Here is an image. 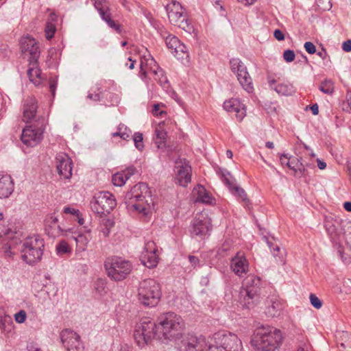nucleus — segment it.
<instances>
[{"instance_id": "9", "label": "nucleus", "mask_w": 351, "mask_h": 351, "mask_svg": "<svg viewBox=\"0 0 351 351\" xmlns=\"http://www.w3.org/2000/svg\"><path fill=\"white\" fill-rule=\"evenodd\" d=\"M108 276L115 281L125 279L132 271V263L121 257L114 256L105 262Z\"/></svg>"}, {"instance_id": "54", "label": "nucleus", "mask_w": 351, "mask_h": 351, "mask_svg": "<svg viewBox=\"0 0 351 351\" xmlns=\"http://www.w3.org/2000/svg\"><path fill=\"white\" fill-rule=\"evenodd\" d=\"M304 47L305 50L310 54H313L316 52L315 45L311 42H306Z\"/></svg>"}, {"instance_id": "38", "label": "nucleus", "mask_w": 351, "mask_h": 351, "mask_svg": "<svg viewBox=\"0 0 351 351\" xmlns=\"http://www.w3.org/2000/svg\"><path fill=\"white\" fill-rule=\"evenodd\" d=\"M221 178L223 183L229 188L230 191L236 186L235 179L231 176L230 172L225 170L221 171Z\"/></svg>"}, {"instance_id": "44", "label": "nucleus", "mask_w": 351, "mask_h": 351, "mask_svg": "<svg viewBox=\"0 0 351 351\" xmlns=\"http://www.w3.org/2000/svg\"><path fill=\"white\" fill-rule=\"evenodd\" d=\"M56 31V24L51 21H47L45 32L47 39L50 40L54 36Z\"/></svg>"}, {"instance_id": "33", "label": "nucleus", "mask_w": 351, "mask_h": 351, "mask_svg": "<svg viewBox=\"0 0 351 351\" xmlns=\"http://www.w3.org/2000/svg\"><path fill=\"white\" fill-rule=\"evenodd\" d=\"M27 75L29 80L35 85H38L41 80V71L37 66V62L34 63L29 62V67L27 70Z\"/></svg>"}, {"instance_id": "43", "label": "nucleus", "mask_w": 351, "mask_h": 351, "mask_svg": "<svg viewBox=\"0 0 351 351\" xmlns=\"http://www.w3.org/2000/svg\"><path fill=\"white\" fill-rule=\"evenodd\" d=\"M234 195H238L241 198L242 201L245 203V206L248 207L250 200L247 198V194L239 186H234V189L231 191Z\"/></svg>"}, {"instance_id": "62", "label": "nucleus", "mask_w": 351, "mask_h": 351, "mask_svg": "<svg viewBox=\"0 0 351 351\" xmlns=\"http://www.w3.org/2000/svg\"><path fill=\"white\" fill-rule=\"evenodd\" d=\"M123 128V124H119L118 126V131L114 133H112V136L113 137L119 136L121 138V134L122 132Z\"/></svg>"}, {"instance_id": "40", "label": "nucleus", "mask_w": 351, "mask_h": 351, "mask_svg": "<svg viewBox=\"0 0 351 351\" xmlns=\"http://www.w3.org/2000/svg\"><path fill=\"white\" fill-rule=\"evenodd\" d=\"M56 250L57 252V254L60 256H62L64 254H71V248L68 244V243L64 240L60 241L56 247Z\"/></svg>"}, {"instance_id": "11", "label": "nucleus", "mask_w": 351, "mask_h": 351, "mask_svg": "<svg viewBox=\"0 0 351 351\" xmlns=\"http://www.w3.org/2000/svg\"><path fill=\"white\" fill-rule=\"evenodd\" d=\"M36 123L23 128L21 134V141L29 147L37 145L43 138V133L45 130V119L41 117L36 119Z\"/></svg>"}, {"instance_id": "52", "label": "nucleus", "mask_w": 351, "mask_h": 351, "mask_svg": "<svg viewBox=\"0 0 351 351\" xmlns=\"http://www.w3.org/2000/svg\"><path fill=\"white\" fill-rule=\"evenodd\" d=\"M57 81L58 80H57L56 77H51L49 79V91L51 92L53 97H54L55 94H56Z\"/></svg>"}, {"instance_id": "51", "label": "nucleus", "mask_w": 351, "mask_h": 351, "mask_svg": "<svg viewBox=\"0 0 351 351\" xmlns=\"http://www.w3.org/2000/svg\"><path fill=\"white\" fill-rule=\"evenodd\" d=\"M15 321L17 323L22 324L26 319V313L23 310H21L19 312L14 315Z\"/></svg>"}, {"instance_id": "36", "label": "nucleus", "mask_w": 351, "mask_h": 351, "mask_svg": "<svg viewBox=\"0 0 351 351\" xmlns=\"http://www.w3.org/2000/svg\"><path fill=\"white\" fill-rule=\"evenodd\" d=\"M286 166H287L290 169L294 171V175L295 176L301 177L305 175L306 171L304 165L302 163L300 160L297 159L296 163L294 165H290L289 162L286 163Z\"/></svg>"}, {"instance_id": "63", "label": "nucleus", "mask_w": 351, "mask_h": 351, "mask_svg": "<svg viewBox=\"0 0 351 351\" xmlns=\"http://www.w3.org/2000/svg\"><path fill=\"white\" fill-rule=\"evenodd\" d=\"M311 110L314 115H317L319 113V107L317 104H313L311 106Z\"/></svg>"}, {"instance_id": "13", "label": "nucleus", "mask_w": 351, "mask_h": 351, "mask_svg": "<svg viewBox=\"0 0 351 351\" xmlns=\"http://www.w3.org/2000/svg\"><path fill=\"white\" fill-rule=\"evenodd\" d=\"M114 195L108 191H101L94 196L91 202L92 210L98 215L109 214L116 206Z\"/></svg>"}, {"instance_id": "35", "label": "nucleus", "mask_w": 351, "mask_h": 351, "mask_svg": "<svg viewBox=\"0 0 351 351\" xmlns=\"http://www.w3.org/2000/svg\"><path fill=\"white\" fill-rule=\"evenodd\" d=\"M154 75V79L158 81L159 84L163 88H168L169 86V81L167 76L165 74V71L159 66L158 69L154 70L152 73Z\"/></svg>"}, {"instance_id": "41", "label": "nucleus", "mask_w": 351, "mask_h": 351, "mask_svg": "<svg viewBox=\"0 0 351 351\" xmlns=\"http://www.w3.org/2000/svg\"><path fill=\"white\" fill-rule=\"evenodd\" d=\"M171 53L176 56L178 59H183L184 56H187L186 54V47L180 42L178 45L173 49Z\"/></svg>"}, {"instance_id": "42", "label": "nucleus", "mask_w": 351, "mask_h": 351, "mask_svg": "<svg viewBox=\"0 0 351 351\" xmlns=\"http://www.w3.org/2000/svg\"><path fill=\"white\" fill-rule=\"evenodd\" d=\"M319 89L325 94L331 95L334 92L333 83L331 80H326L320 84Z\"/></svg>"}, {"instance_id": "39", "label": "nucleus", "mask_w": 351, "mask_h": 351, "mask_svg": "<svg viewBox=\"0 0 351 351\" xmlns=\"http://www.w3.org/2000/svg\"><path fill=\"white\" fill-rule=\"evenodd\" d=\"M63 212L65 214L72 215L75 218V220H77L80 225L84 223V219L82 217V215L78 209L66 206L64 208Z\"/></svg>"}, {"instance_id": "28", "label": "nucleus", "mask_w": 351, "mask_h": 351, "mask_svg": "<svg viewBox=\"0 0 351 351\" xmlns=\"http://www.w3.org/2000/svg\"><path fill=\"white\" fill-rule=\"evenodd\" d=\"M14 191V182L10 176L0 173V198L8 197Z\"/></svg>"}, {"instance_id": "14", "label": "nucleus", "mask_w": 351, "mask_h": 351, "mask_svg": "<svg viewBox=\"0 0 351 351\" xmlns=\"http://www.w3.org/2000/svg\"><path fill=\"white\" fill-rule=\"evenodd\" d=\"M210 344V335H189L182 341L180 351H212Z\"/></svg>"}, {"instance_id": "61", "label": "nucleus", "mask_w": 351, "mask_h": 351, "mask_svg": "<svg viewBox=\"0 0 351 351\" xmlns=\"http://www.w3.org/2000/svg\"><path fill=\"white\" fill-rule=\"evenodd\" d=\"M158 110H159V105L158 104H154V108H153V111H152L154 114H155V115L160 114L161 116L162 114L165 113L164 111H160V112H158Z\"/></svg>"}, {"instance_id": "1", "label": "nucleus", "mask_w": 351, "mask_h": 351, "mask_svg": "<svg viewBox=\"0 0 351 351\" xmlns=\"http://www.w3.org/2000/svg\"><path fill=\"white\" fill-rule=\"evenodd\" d=\"M130 202L128 207L147 217L154 210V202L151 191L145 183L136 184L128 194Z\"/></svg>"}, {"instance_id": "48", "label": "nucleus", "mask_w": 351, "mask_h": 351, "mask_svg": "<svg viewBox=\"0 0 351 351\" xmlns=\"http://www.w3.org/2000/svg\"><path fill=\"white\" fill-rule=\"evenodd\" d=\"M309 298L311 305L315 308L319 309L322 307V301L315 294L311 293Z\"/></svg>"}, {"instance_id": "17", "label": "nucleus", "mask_w": 351, "mask_h": 351, "mask_svg": "<svg viewBox=\"0 0 351 351\" xmlns=\"http://www.w3.org/2000/svg\"><path fill=\"white\" fill-rule=\"evenodd\" d=\"M211 230L210 219L205 213H198L191 222L190 232L193 237L201 239L208 234Z\"/></svg>"}, {"instance_id": "26", "label": "nucleus", "mask_w": 351, "mask_h": 351, "mask_svg": "<svg viewBox=\"0 0 351 351\" xmlns=\"http://www.w3.org/2000/svg\"><path fill=\"white\" fill-rule=\"evenodd\" d=\"M231 268L232 271L239 276H242L246 274L248 268V264L244 256L238 253L231 261Z\"/></svg>"}, {"instance_id": "23", "label": "nucleus", "mask_w": 351, "mask_h": 351, "mask_svg": "<svg viewBox=\"0 0 351 351\" xmlns=\"http://www.w3.org/2000/svg\"><path fill=\"white\" fill-rule=\"evenodd\" d=\"M223 108L229 112H234L237 119L241 121L246 116V108L245 104L236 98H232L223 103Z\"/></svg>"}, {"instance_id": "6", "label": "nucleus", "mask_w": 351, "mask_h": 351, "mask_svg": "<svg viewBox=\"0 0 351 351\" xmlns=\"http://www.w3.org/2000/svg\"><path fill=\"white\" fill-rule=\"evenodd\" d=\"M158 322L161 326V332L165 339L176 340L182 336L184 324L180 315L173 312H168L161 315Z\"/></svg>"}, {"instance_id": "15", "label": "nucleus", "mask_w": 351, "mask_h": 351, "mask_svg": "<svg viewBox=\"0 0 351 351\" xmlns=\"http://www.w3.org/2000/svg\"><path fill=\"white\" fill-rule=\"evenodd\" d=\"M57 228L59 235L66 237L69 239L75 241L76 251L77 252L85 251L88 243L92 239L90 230L86 231L84 234H80L73 231V228H64L59 225Z\"/></svg>"}, {"instance_id": "20", "label": "nucleus", "mask_w": 351, "mask_h": 351, "mask_svg": "<svg viewBox=\"0 0 351 351\" xmlns=\"http://www.w3.org/2000/svg\"><path fill=\"white\" fill-rule=\"evenodd\" d=\"M61 340L67 351H84L80 336L70 329L63 330Z\"/></svg>"}, {"instance_id": "64", "label": "nucleus", "mask_w": 351, "mask_h": 351, "mask_svg": "<svg viewBox=\"0 0 351 351\" xmlns=\"http://www.w3.org/2000/svg\"><path fill=\"white\" fill-rule=\"evenodd\" d=\"M347 237H348L346 239L344 243L347 244L351 249V231L348 232Z\"/></svg>"}, {"instance_id": "47", "label": "nucleus", "mask_w": 351, "mask_h": 351, "mask_svg": "<svg viewBox=\"0 0 351 351\" xmlns=\"http://www.w3.org/2000/svg\"><path fill=\"white\" fill-rule=\"evenodd\" d=\"M96 90L98 91V93H89L88 94L87 97L91 100L95 101H101V99L102 97V90H101V87L97 86L96 87Z\"/></svg>"}, {"instance_id": "29", "label": "nucleus", "mask_w": 351, "mask_h": 351, "mask_svg": "<svg viewBox=\"0 0 351 351\" xmlns=\"http://www.w3.org/2000/svg\"><path fill=\"white\" fill-rule=\"evenodd\" d=\"M135 172L136 168L134 167H129L125 170L114 174L112 178V182L114 186H122Z\"/></svg>"}, {"instance_id": "27", "label": "nucleus", "mask_w": 351, "mask_h": 351, "mask_svg": "<svg viewBox=\"0 0 351 351\" xmlns=\"http://www.w3.org/2000/svg\"><path fill=\"white\" fill-rule=\"evenodd\" d=\"M178 172L176 178V183L180 186H186L191 180V167L188 164L177 166Z\"/></svg>"}, {"instance_id": "7", "label": "nucleus", "mask_w": 351, "mask_h": 351, "mask_svg": "<svg viewBox=\"0 0 351 351\" xmlns=\"http://www.w3.org/2000/svg\"><path fill=\"white\" fill-rule=\"evenodd\" d=\"M210 349L212 351H242L241 341L232 333L218 332L210 335Z\"/></svg>"}, {"instance_id": "57", "label": "nucleus", "mask_w": 351, "mask_h": 351, "mask_svg": "<svg viewBox=\"0 0 351 351\" xmlns=\"http://www.w3.org/2000/svg\"><path fill=\"white\" fill-rule=\"evenodd\" d=\"M342 49L346 52L351 51V40H347L343 43Z\"/></svg>"}, {"instance_id": "59", "label": "nucleus", "mask_w": 351, "mask_h": 351, "mask_svg": "<svg viewBox=\"0 0 351 351\" xmlns=\"http://www.w3.org/2000/svg\"><path fill=\"white\" fill-rule=\"evenodd\" d=\"M108 223H110V221H106L105 227L102 228L100 231L101 234L103 235L104 237H107L109 235L110 228L108 227Z\"/></svg>"}, {"instance_id": "18", "label": "nucleus", "mask_w": 351, "mask_h": 351, "mask_svg": "<svg viewBox=\"0 0 351 351\" xmlns=\"http://www.w3.org/2000/svg\"><path fill=\"white\" fill-rule=\"evenodd\" d=\"M22 53L28 57L30 62H38L40 56V51L36 40L31 36L23 37L20 41Z\"/></svg>"}, {"instance_id": "22", "label": "nucleus", "mask_w": 351, "mask_h": 351, "mask_svg": "<svg viewBox=\"0 0 351 351\" xmlns=\"http://www.w3.org/2000/svg\"><path fill=\"white\" fill-rule=\"evenodd\" d=\"M56 169L58 174L63 179H70L72 176V160L64 153L56 155Z\"/></svg>"}, {"instance_id": "53", "label": "nucleus", "mask_w": 351, "mask_h": 351, "mask_svg": "<svg viewBox=\"0 0 351 351\" xmlns=\"http://www.w3.org/2000/svg\"><path fill=\"white\" fill-rule=\"evenodd\" d=\"M132 131L123 124V128L121 134V138L123 140L128 141L130 139Z\"/></svg>"}, {"instance_id": "10", "label": "nucleus", "mask_w": 351, "mask_h": 351, "mask_svg": "<svg viewBox=\"0 0 351 351\" xmlns=\"http://www.w3.org/2000/svg\"><path fill=\"white\" fill-rule=\"evenodd\" d=\"M44 241L36 237L27 238L23 244L22 259L29 265L40 261L43 254Z\"/></svg>"}, {"instance_id": "19", "label": "nucleus", "mask_w": 351, "mask_h": 351, "mask_svg": "<svg viewBox=\"0 0 351 351\" xmlns=\"http://www.w3.org/2000/svg\"><path fill=\"white\" fill-rule=\"evenodd\" d=\"M102 20L117 33L121 31V26L112 19L109 3L106 0H92Z\"/></svg>"}, {"instance_id": "8", "label": "nucleus", "mask_w": 351, "mask_h": 351, "mask_svg": "<svg viewBox=\"0 0 351 351\" xmlns=\"http://www.w3.org/2000/svg\"><path fill=\"white\" fill-rule=\"evenodd\" d=\"M170 23L186 32L191 33L194 28L189 21L187 14L182 5L176 1H171L165 7Z\"/></svg>"}, {"instance_id": "37", "label": "nucleus", "mask_w": 351, "mask_h": 351, "mask_svg": "<svg viewBox=\"0 0 351 351\" xmlns=\"http://www.w3.org/2000/svg\"><path fill=\"white\" fill-rule=\"evenodd\" d=\"M268 246L271 250L274 257H278V261L285 263V251H280V247L278 245H274L271 242L267 241Z\"/></svg>"}, {"instance_id": "32", "label": "nucleus", "mask_w": 351, "mask_h": 351, "mask_svg": "<svg viewBox=\"0 0 351 351\" xmlns=\"http://www.w3.org/2000/svg\"><path fill=\"white\" fill-rule=\"evenodd\" d=\"M194 196H195V202L204 204H211L213 198L210 194L206 191V189L202 186H197L193 191Z\"/></svg>"}, {"instance_id": "4", "label": "nucleus", "mask_w": 351, "mask_h": 351, "mask_svg": "<svg viewBox=\"0 0 351 351\" xmlns=\"http://www.w3.org/2000/svg\"><path fill=\"white\" fill-rule=\"evenodd\" d=\"M282 341V333L278 329L267 327L259 329L251 343L261 351H274Z\"/></svg>"}, {"instance_id": "58", "label": "nucleus", "mask_w": 351, "mask_h": 351, "mask_svg": "<svg viewBox=\"0 0 351 351\" xmlns=\"http://www.w3.org/2000/svg\"><path fill=\"white\" fill-rule=\"evenodd\" d=\"M189 261L193 267L199 265V260L197 256L190 255L189 256Z\"/></svg>"}, {"instance_id": "31", "label": "nucleus", "mask_w": 351, "mask_h": 351, "mask_svg": "<svg viewBox=\"0 0 351 351\" xmlns=\"http://www.w3.org/2000/svg\"><path fill=\"white\" fill-rule=\"evenodd\" d=\"M267 313L270 317H276L280 314L284 305L280 300L276 297H272L267 301Z\"/></svg>"}, {"instance_id": "24", "label": "nucleus", "mask_w": 351, "mask_h": 351, "mask_svg": "<svg viewBox=\"0 0 351 351\" xmlns=\"http://www.w3.org/2000/svg\"><path fill=\"white\" fill-rule=\"evenodd\" d=\"M38 105L37 101L34 97H28L23 105V121L25 123H29L36 117Z\"/></svg>"}, {"instance_id": "55", "label": "nucleus", "mask_w": 351, "mask_h": 351, "mask_svg": "<svg viewBox=\"0 0 351 351\" xmlns=\"http://www.w3.org/2000/svg\"><path fill=\"white\" fill-rule=\"evenodd\" d=\"M319 6H322L323 10H330L332 5L329 0H317Z\"/></svg>"}, {"instance_id": "21", "label": "nucleus", "mask_w": 351, "mask_h": 351, "mask_svg": "<svg viewBox=\"0 0 351 351\" xmlns=\"http://www.w3.org/2000/svg\"><path fill=\"white\" fill-rule=\"evenodd\" d=\"M158 252L154 241L147 242L141 256V263L148 268L156 267L158 263Z\"/></svg>"}, {"instance_id": "50", "label": "nucleus", "mask_w": 351, "mask_h": 351, "mask_svg": "<svg viewBox=\"0 0 351 351\" xmlns=\"http://www.w3.org/2000/svg\"><path fill=\"white\" fill-rule=\"evenodd\" d=\"M295 57V53L293 50L287 49L283 53V58L287 62H291L294 60Z\"/></svg>"}, {"instance_id": "49", "label": "nucleus", "mask_w": 351, "mask_h": 351, "mask_svg": "<svg viewBox=\"0 0 351 351\" xmlns=\"http://www.w3.org/2000/svg\"><path fill=\"white\" fill-rule=\"evenodd\" d=\"M58 219L54 214L48 215L45 220L46 226L49 227L55 226L58 223Z\"/></svg>"}, {"instance_id": "46", "label": "nucleus", "mask_w": 351, "mask_h": 351, "mask_svg": "<svg viewBox=\"0 0 351 351\" xmlns=\"http://www.w3.org/2000/svg\"><path fill=\"white\" fill-rule=\"evenodd\" d=\"M133 141L135 145V147L138 149L141 150L143 149L144 145H143V134L140 132H135L133 135Z\"/></svg>"}, {"instance_id": "60", "label": "nucleus", "mask_w": 351, "mask_h": 351, "mask_svg": "<svg viewBox=\"0 0 351 351\" xmlns=\"http://www.w3.org/2000/svg\"><path fill=\"white\" fill-rule=\"evenodd\" d=\"M290 158L287 154H282L280 156V161L282 165H286L287 162H289Z\"/></svg>"}, {"instance_id": "3", "label": "nucleus", "mask_w": 351, "mask_h": 351, "mask_svg": "<svg viewBox=\"0 0 351 351\" xmlns=\"http://www.w3.org/2000/svg\"><path fill=\"white\" fill-rule=\"evenodd\" d=\"M324 227L331 241L339 246V252L343 258L341 247L343 246L347 235L351 231V223L339 218L330 216L325 217Z\"/></svg>"}, {"instance_id": "30", "label": "nucleus", "mask_w": 351, "mask_h": 351, "mask_svg": "<svg viewBox=\"0 0 351 351\" xmlns=\"http://www.w3.org/2000/svg\"><path fill=\"white\" fill-rule=\"evenodd\" d=\"M267 80L270 87L279 95L287 96L294 93L293 86L289 82L280 83L278 85H275L276 81L271 78V77H268Z\"/></svg>"}, {"instance_id": "16", "label": "nucleus", "mask_w": 351, "mask_h": 351, "mask_svg": "<svg viewBox=\"0 0 351 351\" xmlns=\"http://www.w3.org/2000/svg\"><path fill=\"white\" fill-rule=\"evenodd\" d=\"M230 64L232 72L237 73V80L243 88L248 93L252 92L254 87L252 78L241 60L239 58H232L230 61Z\"/></svg>"}, {"instance_id": "45", "label": "nucleus", "mask_w": 351, "mask_h": 351, "mask_svg": "<svg viewBox=\"0 0 351 351\" xmlns=\"http://www.w3.org/2000/svg\"><path fill=\"white\" fill-rule=\"evenodd\" d=\"M165 43L168 49H170L171 52L176 45H178L180 40L176 36L169 35L165 39Z\"/></svg>"}, {"instance_id": "5", "label": "nucleus", "mask_w": 351, "mask_h": 351, "mask_svg": "<svg viewBox=\"0 0 351 351\" xmlns=\"http://www.w3.org/2000/svg\"><path fill=\"white\" fill-rule=\"evenodd\" d=\"M161 286L153 278H147L140 282L138 287V299L145 306H156L161 298Z\"/></svg>"}, {"instance_id": "25", "label": "nucleus", "mask_w": 351, "mask_h": 351, "mask_svg": "<svg viewBox=\"0 0 351 351\" xmlns=\"http://www.w3.org/2000/svg\"><path fill=\"white\" fill-rule=\"evenodd\" d=\"M159 66L152 55L147 52L141 57L139 76L144 80L147 77L148 73H153Z\"/></svg>"}, {"instance_id": "34", "label": "nucleus", "mask_w": 351, "mask_h": 351, "mask_svg": "<svg viewBox=\"0 0 351 351\" xmlns=\"http://www.w3.org/2000/svg\"><path fill=\"white\" fill-rule=\"evenodd\" d=\"M155 144L158 149H162L166 145L167 132L163 129V125L160 123L156 128Z\"/></svg>"}, {"instance_id": "12", "label": "nucleus", "mask_w": 351, "mask_h": 351, "mask_svg": "<svg viewBox=\"0 0 351 351\" xmlns=\"http://www.w3.org/2000/svg\"><path fill=\"white\" fill-rule=\"evenodd\" d=\"M156 324L152 320L145 319L136 326L134 337L139 347L150 344L156 337Z\"/></svg>"}, {"instance_id": "56", "label": "nucleus", "mask_w": 351, "mask_h": 351, "mask_svg": "<svg viewBox=\"0 0 351 351\" xmlns=\"http://www.w3.org/2000/svg\"><path fill=\"white\" fill-rule=\"evenodd\" d=\"M274 36L276 40L279 41L283 40L285 39V35L283 32L280 29H276L274 31Z\"/></svg>"}, {"instance_id": "2", "label": "nucleus", "mask_w": 351, "mask_h": 351, "mask_svg": "<svg viewBox=\"0 0 351 351\" xmlns=\"http://www.w3.org/2000/svg\"><path fill=\"white\" fill-rule=\"evenodd\" d=\"M261 287L260 278L254 275H249L246 277L238 297V302L243 308L251 309L259 303Z\"/></svg>"}]
</instances>
